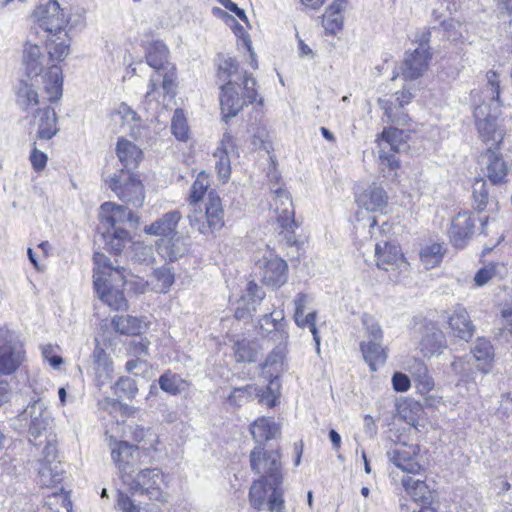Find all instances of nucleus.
<instances>
[{
  "instance_id": "nucleus-1",
  "label": "nucleus",
  "mask_w": 512,
  "mask_h": 512,
  "mask_svg": "<svg viewBox=\"0 0 512 512\" xmlns=\"http://www.w3.org/2000/svg\"><path fill=\"white\" fill-rule=\"evenodd\" d=\"M100 224L95 235V244L118 257L131 241L126 224H136L137 216L127 207L105 202L100 207Z\"/></svg>"
},
{
  "instance_id": "nucleus-2",
  "label": "nucleus",
  "mask_w": 512,
  "mask_h": 512,
  "mask_svg": "<svg viewBox=\"0 0 512 512\" xmlns=\"http://www.w3.org/2000/svg\"><path fill=\"white\" fill-rule=\"evenodd\" d=\"M95 269L93 285L99 299L114 310H127L128 302L122 287L126 283V270L115 258L113 264L104 253L96 251L93 256Z\"/></svg>"
},
{
  "instance_id": "nucleus-3",
  "label": "nucleus",
  "mask_w": 512,
  "mask_h": 512,
  "mask_svg": "<svg viewBox=\"0 0 512 512\" xmlns=\"http://www.w3.org/2000/svg\"><path fill=\"white\" fill-rule=\"evenodd\" d=\"M23 64L27 77L36 84H42L49 102L58 101L62 97V69L56 64H51L39 46L26 44Z\"/></svg>"
},
{
  "instance_id": "nucleus-4",
  "label": "nucleus",
  "mask_w": 512,
  "mask_h": 512,
  "mask_svg": "<svg viewBox=\"0 0 512 512\" xmlns=\"http://www.w3.org/2000/svg\"><path fill=\"white\" fill-rule=\"evenodd\" d=\"M168 48L163 42L156 41L146 53L147 64L154 69L150 77L146 99L159 100L161 95H175V66L168 61Z\"/></svg>"
},
{
  "instance_id": "nucleus-5",
  "label": "nucleus",
  "mask_w": 512,
  "mask_h": 512,
  "mask_svg": "<svg viewBox=\"0 0 512 512\" xmlns=\"http://www.w3.org/2000/svg\"><path fill=\"white\" fill-rule=\"evenodd\" d=\"M256 80L244 75L241 88L236 83L225 82L221 86L220 106L225 119L236 116L244 106L256 101Z\"/></svg>"
},
{
  "instance_id": "nucleus-6",
  "label": "nucleus",
  "mask_w": 512,
  "mask_h": 512,
  "mask_svg": "<svg viewBox=\"0 0 512 512\" xmlns=\"http://www.w3.org/2000/svg\"><path fill=\"white\" fill-rule=\"evenodd\" d=\"M404 136L403 130L389 127L385 128L378 137V164L384 177L394 178L396 176L395 171L399 168V159L396 154L407 147Z\"/></svg>"
},
{
  "instance_id": "nucleus-7",
  "label": "nucleus",
  "mask_w": 512,
  "mask_h": 512,
  "mask_svg": "<svg viewBox=\"0 0 512 512\" xmlns=\"http://www.w3.org/2000/svg\"><path fill=\"white\" fill-rule=\"evenodd\" d=\"M50 413L41 399L31 401L24 410L14 418L12 426L19 433L28 432L29 441L37 445L36 440L48 428Z\"/></svg>"
},
{
  "instance_id": "nucleus-8",
  "label": "nucleus",
  "mask_w": 512,
  "mask_h": 512,
  "mask_svg": "<svg viewBox=\"0 0 512 512\" xmlns=\"http://www.w3.org/2000/svg\"><path fill=\"white\" fill-rule=\"evenodd\" d=\"M251 470L260 478L269 480L271 491L282 488V463L279 450L267 451L263 446H256L250 452Z\"/></svg>"
},
{
  "instance_id": "nucleus-9",
  "label": "nucleus",
  "mask_w": 512,
  "mask_h": 512,
  "mask_svg": "<svg viewBox=\"0 0 512 512\" xmlns=\"http://www.w3.org/2000/svg\"><path fill=\"white\" fill-rule=\"evenodd\" d=\"M105 182L122 202L134 208L143 205L145 199L144 187L140 179L132 172L118 169Z\"/></svg>"
},
{
  "instance_id": "nucleus-10",
  "label": "nucleus",
  "mask_w": 512,
  "mask_h": 512,
  "mask_svg": "<svg viewBox=\"0 0 512 512\" xmlns=\"http://www.w3.org/2000/svg\"><path fill=\"white\" fill-rule=\"evenodd\" d=\"M123 483L133 495H146L153 501H166V496L162 491L163 474L158 468L143 469L136 474H127Z\"/></svg>"
},
{
  "instance_id": "nucleus-11",
  "label": "nucleus",
  "mask_w": 512,
  "mask_h": 512,
  "mask_svg": "<svg viewBox=\"0 0 512 512\" xmlns=\"http://www.w3.org/2000/svg\"><path fill=\"white\" fill-rule=\"evenodd\" d=\"M25 349L20 336L6 327H0V376L14 374L25 360Z\"/></svg>"
},
{
  "instance_id": "nucleus-12",
  "label": "nucleus",
  "mask_w": 512,
  "mask_h": 512,
  "mask_svg": "<svg viewBox=\"0 0 512 512\" xmlns=\"http://www.w3.org/2000/svg\"><path fill=\"white\" fill-rule=\"evenodd\" d=\"M430 31H426L419 39V45L413 52H407L401 66L404 80H416L424 75L429 66L431 53L429 51Z\"/></svg>"
},
{
  "instance_id": "nucleus-13",
  "label": "nucleus",
  "mask_w": 512,
  "mask_h": 512,
  "mask_svg": "<svg viewBox=\"0 0 512 512\" xmlns=\"http://www.w3.org/2000/svg\"><path fill=\"white\" fill-rule=\"evenodd\" d=\"M223 214L220 197L212 190L208 193L205 215H189L188 219L192 227H196L201 234H206L209 230L213 232L223 227Z\"/></svg>"
},
{
  "instance_id": "nucleus-14",
  "label": "nucleus",
  "mask_w": 512,
  "mask_h": 512,
  "mask_svg": "<svg viewBox=\"0 0 512 512\" xmlns=\"http://www.w3.org/2000/svg\"><path fill=\"white\" fill-rule=\"evenodd\" d=\"M42 453L43 458L38 468L39 483L45 487L60 484L63 480L64 468L58 460L56 445L52 441H47Z\"/></svg>"
},
{
  "instance_id": "nucleus-15",
  "label": "nucleus",
  "mask_w": 512,
  "mask_h": 512,
  "mask_svg": "<svg viewBox=\"0 0 512 512\" xmlns=\"http://www.w3.org/2000/svg\"><path fill=\"white\" fill-rule=\"evenodd\" d=\"M376 265L384 271H407L408 262L405 260L400 247L392 242L383 241L375 244Z\"/></svg>"
},
{
  "instance_id": "nucleus-16",
  "label": "nucleus",
  "mask_w": 512,
  "mask_h": 512,
  "mask_svg": "<svg viewBox=\"0 0 512 512\" xmlns=\"http://www.w3.org/2000/svg\"><path fill=\"white\" fill-rule=\"evenodd\" d=\"M275 213L279 225L290 235L287 236L289 243H295L293 239L294 230L297 227L295 212L292 200L287 190L277 188L273 190Z\"/></svg>"
},
{
  "instance_id": "nucleus-17",
  "label": "nucleus",
  "mask_w": 512,
  "mask_h": 512,
  "mask_svg": "<svg viewBox=\"0 0 512 512\" xmlns=\"http://www.w3.org/2000/svg\"><path fill=\"white\" fill-rule=\"evenodd\" d=\"M480 163L483 173L492 184L505 182L510 166L500 153L498 144L481 154Z\"/></svg>"
},
{
  "instance_id": "nucleus-18",
  "label": "nucleus",
  "mask_w": 512,
  "mask_h": 512,
  "mask_svg": "<svg viewBox=\"0 0 512 512\" xmlns=\"http://www.w3.org/2000/svg\"><path fill=\"white\" fill-rule=\"evenodd\" d=\"M257 266L264 285L271 288H279L287 282L288 265L283 259L264 257L258 261Z\"/></svg>"
},
{
  "instance_id": "nucleus-19",
  "label": "nucleus",
  "mask_w": 512,
  "mask_h": 512,
  "mask_svg": "<svg viewBox=\"0 0 512 512\" xmlns=\"http://www.w3.org/2000/svg\"><path fill=\"white\" fill-rule=\"evenodd\" d=\"M34 16L40 26L50 34L63 31L66 25L65 15L56 0L40 4L34 11Z\"/></svg>"
},
{
  "instance_id": "nucleus-20",
  "label": "nucleus",
  "mask_w": 512,
  "mask_h": 512,
  "mask_svg": "<svg viewBox=\"0 0 512 512\" xmlns=\"http://www.w3.org/2000/svg\"><path fill=\"white\" fill-rule=\"evenodd\" d=\"M414 97L408 89L397 91L391 100L379 99L380 107L385 111L388 121L399 125H406L410 121L405 105L409 104Z\"/></svg>"
},
{
  "instance_id": "nucleus-21",
  "label": "nucleus",
  "mask_w": 512,
  "mask_h": 512,
  "mask_svg": "<svg viewBox=\"0 0 512 512\" xmlns=\"http://www.w3.org/2000/svg\"><path fill=\"white\" fill-rule=\"evenodd\" d=\"M475 220L469 211L459 212L451 221L448 230L451 243L456 248H464L474 234Z\"/></svg>"
},
{
  "instance_id": "nucleus-22",
  "label": "nucleus",
  "mask_w": 512,
  "mask_h": 512,
  "mask_svg": "<svg viewBox=\"0 0 512 512\" xmlns=\"http://www.w3.org/2000/svg\"><path fill=\"white\" fill-rule=\"evenodd\" d=\"M139 456V449L127 442H117L111 450V457L118 467L120 477L135 473V465Z\"/></svg>"
},
{
  "instance_id": "nucleus-23",
  "label": "nucleus",
  "mask_w": 512,
  "mask_h": 512,
  "mask_svg": "<svg viewBox=\"0 0 512 512\" xmlns=\"http://www.w3.org/2000/svg\"><path fill=\"white\" fill-rule=\"evenodd\" d=\"M448 326L452 337L468 342L474 335L476 328L470 319L466 308L457 305L448 316Z\"/></svg>"
},
{
  "instance_id": "nucleus-24",
  "label": "nucleus",
  "mask_w": 512,
  "mask_h": 512,
  "mask_svg": "<svg viewBox=\"0 0 512 512\" xmlns=\"http://www.w3.org/2000/svg\"><path fill=\"white\" fill-rule=\"evenodd\" d=\"M467 358L471 360L476 373H489L494 362V349L491 342L486 338H478Z\"/></svg>"
},
{
  "instance_id": "nucleus-25",
  "label": "nucleus",
  "mask_w": 512,
  "mask_h": 512,
  "mask_svg": "<svg viewBox=\"0 0 512 512\" xmlns=\"http://www.w3.org/2000/svg\"><path fill=\"white\" fill-rule=\"evenodd\" d=\"M259 334L263 337H270L272 340H289L288 322L280 313L274 317V313H266L261 316L258 322Z\"/></svg>"
},
{
  "instance_id": "nucleus-26",
  "label": "nucleus",
  "mask_w": 512,
  "mask_h": 512,
  "mask_svg": "<svg viewBox=\"0 0 512 512\" xmlns=\"http://www.w3.org/2000/svg\"><path fill=\"white\" fill-rule=\"evenodd\" d=\"M417 446H406L401 444L399 447L390 449L387 452L389 460L398 468L405 472L416 474L421 470V465L416 460L418 454Z\"/></svg>"
},
{
  "instance_id": "nucleus-27",
  "label": "nucleus",
  "mask_w": 512,
  "mask_h": 512,
  "mask_svg": "<svg viewBox=\"0 0 512 512\" xmlns=\"http://www.w3.org/2000/svg\"><path fill=\"white\" fill-rule=\"evenodd\" d=\"M33 124L37 126L36 137L38 139L50 140L59 131L57 127V115L55 110L46 106L38 108L33 115Z\"/></svg>"
},
{
  "instance_id": "nucleus-28",
  "label": "nucleus",
  "mask_w": 512,
  "mask_h": 512,
  "mask_svg": "<svg viewBox=\"0 0 512 512\" xmlns=\"http://www.w3.org/2000/svg\"><path fill=\"white\" fill-rule=\"evenodd\" d=\"M356 202L367 211L383 212L387 207L388 195L381 186L373 183L357 196Z\"/></svg>"
},
{
  "instance_id": "nucleus-29",
  "label": "nucleus",
  "mask_w": 512,
  "mask_h": 512,
  "mask_svg": "<svg viewBox=\"0 0 512 512\" xmlns=\"http://www.w3.org/2000/svg\"><path fill=\"white\" fill-rule=\"evenodd\" d=\"M180 219L181 213L179 211L174 210L167 212L150 225H146L144 232L149 235L160 236L162 239H167L178 233L176 229Z\"/></svg>"
},
{
  "instance_id": "nucleus-30",
  "label": "nucleus",
  "mask_w": 512,
  "mask_h": 512,
  "mask_svg": "<svg viewBox=\"0 0 512 512\" xmlns=\"http://www.w3.org/2000/svg\"><path fill=\"white\" fill-rule=\"evenodd\" d=\"M420 351L425 357L439 355L446 349L444 333L434 325L426 326L420 341Z\"/></svg>"
},
{
  "instance_id": "nucleus-31",
  "label": "nucleus",
  "mask_w": 512,
  "mask_h": 512,
  "mask_svg": "<svg viewBox=\"0 0 512 512\" xmlns=\"http://www.w3.org/2000/svg\"><path fill=\"white\" fill-rule=\"evenodd\" d=\"M188 249L189 238L183 237L179 233L167 239H161L160 243L157 244L158 253L170 261H176L183 257L188 252Z\"/></svg>"
},
{
  "instance_id": "nucleus-32",
  "label": "nucleus",
  "mask_w": 512,
  "mask_h": 512,
  "mask_svg": "<svg viewBox=\"0 0 512 512\" xmlns=\"http://www.w3.org/2000/svg\"><path fill=\"white\" fill-rule=\"evenodd\" d=\"M251 434L258 443L257 446H263L265 442L280 435V428L272 418L260 417L251 425Z\"/></svg>"
},
{
  "instance_id": "nucleus-33",
  "label": "nucleus",
  "mask_w": 512,
  "mask_h": 512,
  "mask_svg": "<svg viewBox=\"0 0 512 512\" xmlns=\"http://www.w3.org/2000/svg\"><path fill=\"white\" fill-rule=\"evenodd\" d=\"M46 47L50 63L54 61L61 62L70 53V39L66 32L52 33L47 39Z\"/></svg>"
},
{
  "instance_id": "nucleus-34",
  "label": "nucleus",
  "mask_w": 512,
  "mask_h": 512,
  "mask_svg": "<svg viewBox=\"0 0 512 512\" xmlns=\"http://www.w3.org/2000/svg\"><path fill=\"white\" fill-rule=\"evenodd\" d=\"M116 153L123 165L122 169L130 172L131 169L138 166L142 158V151L135 144L125 139L118 140Z\"/></svg>"
},
{
  "instance_id": "nucleus-35",
  "label": "nucleus",
  "mask_w": 512,
  "mask_h": 512,
  "mask_svg": "<svg viewBox=\"0 0 512 512\" xmlns=\"http://www.w3.org/2000/svg\"><path fill=\"white\" fill-rule=\"evenodd\" d=\"M360 350L365 362L372 371H376L379 365H383L386 362L387 355L383 348V342L362 341L360 343Z\"/></svg>"
},
{
  "instance_id": "nucleus-36",
  "label": "nucleus",
  "mask_w": 512,
  "mask_h": 512,
  "mask_svg": "<svg viewBox=\"0 0 512 512\" xmlns=\"http://www.w3.org/2000/svg\"><path fill=\"white\" fill-rule=\"evenodd\" d=\"M402 484L411 495L414 503H421L420 508L432 505L433 495L424 481L406 477L402 480Z\"/></svg>"
},
{
  "instance_id": "nucleus-37",
  "label": "nucleus",
  "mask_w": 512,
  "mask_h": 512,
  "mask_svg": "<svg viewBox=\"0 0 512 512\" xmlns=\"http://www.w3.org/2000/svg\"><path fill=\"white\" fill-rule=\"evenodd\" d=\"M158 385L163 392L171 396L180 395L189 387V383L182 378L181 375L174 373L171 370H166L160 375Z\"/></svg>"
},
{
  "instance_id": "nucleus-38",
  "label": "nucleus",
  "mask_w": 512,
  "mask_h": 512,
  "mask_svg": "<svg viewBox=\"0 0 512 512\" xmlns=\"http://www.w3.org/2000/svg\"><path fill=\"white\" fill-rule=\"evenodd\" d=\"M112 326L120 334L138 335L146 329L147 324L142 318L131 315H121L115 316L112 319Z\"/></svg>"
},
{
  "instance_id": "nucleus-39",
  "label": "nucleus",
  "mask_w": 512,
  "mask_h": 512,
  "mask_svg": "<svg viewBox=\"0 0 512 512\" xmlns=\"http://www.w3.org/2000/svg\"><path fill=\"white\" fill-rule=\"evenodd\" d=\"M270 493L271 489L269 487V480L259 478L258 480L254 481L250 487V505L258 511L263 510L265 507H267V501Z\"/></svg>"
},
{
  "instance_id": "nucleus-40",
  "label": "nucleus",
  "mask_w": 512,
  "mask_h": 512,
  "mask_svg": "<svg viewBox=\"0 0 512 512\" xmlns=\"http://www.w3.org/2000/svg\"><path fill=\"white\" fill-rule=\"evenodd\" d=\"M259 345L255 341L241 339L234 344L235 358L238 363H252L256 362Z\"/></svg>"
},
{
  "instance_id": "nucleus-41",
  "label": "nucleus",
  "mask_w": 512,
  "mask_h": 512,
  "mask_svg": "<svg viewBox=\"0 0 512 512\" xmlns=\"http://www.w3.org/2000/svg\"><path fill=\"white\" fill-rule=\"evenodd\" d=\"M93 363L95 365V372L101 382L104 383L106 379L111 378L113 372L112 361L109 355L97 343L92 354Z\"/></svg>"
},
{
  "instance_id": "nucleus-42",
  "label": "nucleus",
  "mask_w": 512,
  "mask_h": 512,
  "mask_svg": "<svg viewBox=\"0 0 512 512\" xmlns=\"http://www.w3.org/2000/svg\"><path fill=\"white\" fill-rule=\"evenodd\" d=\"M277 342V345L274 349L268 354L265 362L262 364V368L272 369L273 373H279L282 370L284 360L287 354V345L288 341H283L282 339L274 340Z\"/></svg>"
},
{
  "instance_id": "nucleus-43",
  "label": "nucleus",
  "mask_w": 512,
  "mask_h": 512,
  "mask_svg": "<svg viewBox=\"0 0 512 512\" xmlns=\"http://www.w3.org/2000/svg\"><path fill=\"white\" fill-rule=\"evenodd\" d=\"M37 85L35 81L28 83L26 81H21L17 88L16 96L17 103L22 108V110H28L31 106H36L39 104V96L34 88Z\"/></svg>"
},
{
  "instance_id": "nucleus-44",
  "label": "nucleus",
  "mask_w": 512,
  "mask_h": 512,
  "mask_svg": "<svg viewBox=\"0 0 512 512\" xmlns=\"http://www.w3.org/2000/svg\"><path fill=\"white\" fill-rule=\"evenodd\" d=\"M244 75H249L246 71H240L237 61L234 58L225 59L219 66V77L225 82L232 81L241 88Z\"/></svg>"
},
{
  "instance_id": "nucleus-45",
  "label": "nucleus",
  "mask_w": 512,
  "mask_h": 512,
  "mask_svg": "<svg viewBox=\"0 0 512 512\" xmlns=\"http://www.w3.org/2000/svg\"><path fill=\"white\" fill-rule=\"evenodd\" d=\"M259 395V389L254 384H247L242 387L234 388L227 397L230 405L242 407Z\"/></svg>"
},
{
  "instance_id": "nucleus-46",
  "label": "nucleus",
  "mask_w": 512,
  "mask_h": 512,
  "mask_svg": "<svg viewBox=\"0 0 512 512\" xmlns=\"http://www.w3.org/2000/svg\"><path fill=\"white\" fill-rule=\"evenodd\" d=\"M450 370L455 375H459L464 382L475 384L477 382V373L473 369L471 360H468L467 356L456 358L450 364Z\"/></svg>"
},
{
  "instance_id": "nucleus-47",
  "label": "nucleus",
  "mask_w": 512,
  "mask_h": 512,
  "mask_svg": "<svg viewBox=\"0 0 512 512\" xmlns=\"http://www.w3.org/2000/svg\"><path fill=\"white\" fill-rule=\"evenodd\" d=\"M443 258V248L439 243H433L424 247L420 252V259L427 269L439 265Z\"/></svg>"
},
{
  "instance_id": "nucleus-48",
  "label": "nucleus",
  "mask_w": 512,
  "mask_h": 512,
  "mask_svg": "<svg viewBox=\"0 0 512 512\" xmlns=\"http://www.w3.org/2000/svg\"><path fill=\"white\" fill-rule=\"evenodd\" d=\"M117 113L121 116L123 123L129 126V134L137 139L140 135V118L137 113L125 103L119 106Z\"/></svg>"
},
{
  "instance_id": "nucleus-49",
  "label": "nucleus",
  "mask_w": 512,
  "mask_h": 512,
  "mask_svg": "<svg viewBox=\"0 0 512 512\" xmlns=\"http://www.w3.org/2000/svg\"><path fill=\"white\" fill-rule=\"evenodd\" d=\"M45 507L58 512H70L72 503L68 494L63 491V488H60L59 492H53L51 495H47Z\"/></svg>"
},
{
  "instance_id": "nucleus-50",
  "label": "nucleus",
  "mask_w": 512,
  "mask_h": 512,
  "mask_svg": "<svg viewBox=\"0 0 512 512\" xmlns=\"http://www.w3.org/2000/svg\"><path fill=\"white\" fill-rule=\"evenodd\" d=\"M137 392L136 382L130 377H120L114 385V394L121 399H133Z\"/></svg>"
},
{
  "instance_id": "nucleus-51",
  "label": "nucleus",
  "mask_w": 512,
  "mask_h": 512,
  "mask_svg": "<svg viewBox=\"0 0 512 512\" xmlns=\"http://www.w3.org/2000/svg\"><path fill=\"white\" fill-rule=\"evenodd\" d=\"M362 324L365 329L364 341L383 342V330L373 316L364 314L362 316Z\"/></svg>"
},
{
  "instance_id": "nucleus-52",
  "label": "nucleus",
  "mask_w": 512,
  "mask_h": 512,
  "mask_svg": "<svg viewBox=\"0 0 512 512\" xmlns=\"http://www.w3.org/2000/svg\"><path fill=\"white\" fill-rule=\"evenodd\" d=\"M213 157L216 159L215 169L217 170L219 177L223 181H226L231 173L228 150L226 148H217L213 154Z\"/></svg>"
},
{
  "instance_id": "nucleus-53",
  "label": "nucleus",
  "mask_w": 512,
  "mask_h": 512,
  "mask_svg": "<svg viewBox=\"0 0 512 512\" xmlns=\"http://www.w3.org/2000/svg\"><path fill=\"white\" fill-rule=\"evenodd\" d=\"M153 277L157 280V292L165 293L174 283V274L171 268L163 265L153 271Z\"/></svg>"
},
{
  "instance_id": "nucleus-54",
  "label": "nucleus",
  "mask_w": 512,
  "mask_h": 512,
  "mask_svg": "<svg viewBox=\"0 0 512 512\" xmlns=\"http://www.w3.org/2000/svg\"><path fill=\"white\" fill-rule=\"evenodd\" d=\"M251 144L257 150H265L269 152L272 148V137L268 128L265 125L258 126L253 134L251 139Z\"/></svg>"
},
{
  "instance_id": "nucleus-55",
  "label": "nucleus",
  "mask_w": 512,
  "mask_h": 512,
  "mask_svg": "<svg viewBox=\"0 0 512 512\" xmlns=\"http://www.w3.org/2000/svg\"><path fill=\"white\" fill-rule=\"evenodd\" d=\"M173 135L180 141L188 137V125L183 110L176 109L171 121Z\"/></svg>"
},
{
  "instance_id": "nucleus-56",
  "label": "nucleus",
  "mask_w": 512,
  "mask_h": 512,
  "mask_svg": "<svg viewBox=\"0 0 512 512\" xmlns=\"http://www.w3.org/2000/svg\"><path fill=\"white\" fill-rule=\"evenodd\" d=\"M474 208L478 212L485 210L488 202L487 184L483 179H478L473 184Z\"/></svg>"
},
{
  "instance_id": "nucleus-57",
  "label": "nucleus",
  "mask_w": 512,
  "mask_h": 512,
  "mask_svg": "<svg viewBox=\"0 0 512 512\" xmlns=\"http://www.w3.org/2000/svg\"><path fill=\"white\" fill-rule=\"evenodd\" d=\"M209 186V180H208V176L205 174L204 171L200 172L197 176V179L195 180V182L193 183L192 187H191V192H190V199L191 201L196 204L198 201H200L207 188Z\"/></svg>"
},
{
  "instance_id": "nucleus-58",
  "label": "nucleus",
  "mask_w": 512,
  "mask_h": 512,
  "mask_svg": "<svg viewBox=\"0 0 512 512\" xmlns=\"http://www.w3.org/2000/svg\"><path fill=\"white\" fill-rule=\"evenodd\" d=\"M247 306H254V313L257 311V307L261 304L262 300L265 297V292L263 289L258 286L254 281H250L247 284L246 292Z\"/></svg>"
},
{
  "instance_id": "nucleus-59",
  "label": "nucleus",
  "mask_w": 512,
  "mask_h": 512,
  "mask_svg": "<svg viewBox=\"0 0 512 512\" xmlns=\"http://www.w3.org/2000/svg\"><path fill=\"white\" fill-rule=\"evenodd\" d=\"M477 128L484 141L494 140L497 129L496 118L487 117L477 122Z\"/></svg>"
},
{
  "instance_id": "nucleus-60",
  "label": "nucleus",
  "mask_w": 512,
  "mask_h": 512,
  "mask_svg": "<svg viewBox=\"0 0 512 512\" xmlns=\"http://www.w3.org/2000/svg\"><path fill=\"white\" fill-rule=\"evenodd\" d=\"M441 27L444 32L443 36L451 42H456L462 37V24L458 21L445 20L441 22Z\"/></svg>"
},
{
  "instance_id": "nucleus-61",
  "label": "nucleus",
  "mask_w": 512,
  "mask_h": 512,
  "mask_svg": "<svg viewBox=\"0 0 512 512\" xmlns=\"http://www.w3.org/2000/svg\"><path fill=\"white\" fill-rule=\"evenodd\" d=\"M322 25L326 31V33L330 35H335L338 31H340L343 27V16L342 15H333L325 12L323 16Z\"/></svg>"
},
{
  "instance_id": "nucleus-62",
  "label": "nucleus",
  "mask_w": 512,
  "mask_h": 512,
  "mask_svg": "<svg viewBox=\"0 0 512 512\" xmlns=\"http://www.w3.org/2000/svg\"><path fill=\"white\" fill-rule=\"evenodd\" d=\"M283 496V488H276L275 491H271L267 501V509L270 512H283L285 509V501Z\"/></svg>"
},
{
  "instance_id": "nucleus-63",
  "label": "nucleus",
  "mask_w": 512,
  "mask_h": 512,
  "mask_svg": "<svg viewBox=\"0 0 512 512\" xmlns=\"http://www.w3.org/2000/svg\"><path fill=\"white\" fill-rule=\"evenodd\" d=\"M496 275V266L494 264H489L479 269L475 276L474 282L477 287H483L486 285L489 280H491Z\"/></svg>"
},
{
  "instance_id": "nucleus-64",
  "label": "nucleus",
  "mask_w": 512,
  "mask_h": 512,
  "mask_svg": "<svg viewBox=\"0 0 512 512\" xmlns=\"http://www.w3.org/2000/svg\"><path fill=\"white\" fill-rule=\"evenodd\" d=\"M149 345L150 341L147 338L144 337H138L133 339L129 346H130V352L135 357H146L149 355Z\"/></svg>"
}]
</instances>
